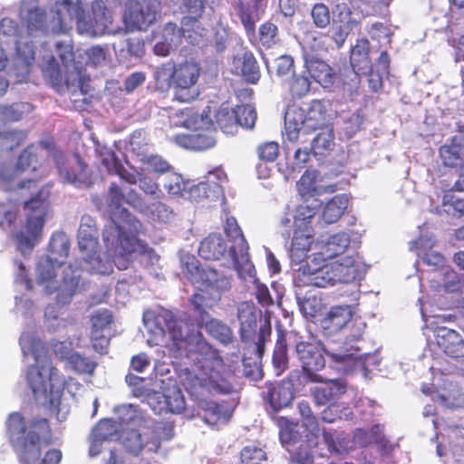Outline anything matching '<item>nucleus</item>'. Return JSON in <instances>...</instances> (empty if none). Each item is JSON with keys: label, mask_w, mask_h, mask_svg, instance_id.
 Returning <instances> with one entry per match:
<instances>
[{"label": "nucleus", "mask_w": 464, "mask_h": 464, "mask_svg": "<svg viewBox=\"0 0 464 464\" xmlns=\"http://www.w3.org/2000/svg\"><path fill=\"white\" fill-rule=\"evenodd\" d=\"M48 255L42 256L37 264V282L44 286L47 295L56 293V303L69 304L80 285V273L69 265L63 270L60 282H55L56 269L61 267L69 256L70 242L63 234L53 236L49 242Z\"/></svg>", "instance_id": "nucleus-1"}, {"label": "nucleus", "mask_w": 464, "mask_h": 464, "mask_svg": "<svg viewBox=\"0 0 464 464\" xmlns=\"http://www.w3.org/2000/svg\"><path fill=\"white\" fill-rule=\"evenodd\" d=\"M31 353L35 364L28 366L26 380L36 400L43 398L51 407H58L66 381L52 363L45 345L36 339L31 343Z\"/></svg>", "instance_id": "nucleus-2"}, {"label": "nucleus", "mask_w": 464, "mask_h": 464, "mask_svg": "<svg viewBox=\"0 0 464 464\" xmlns=\"http://www.w3.org/2000/svg\"><path fill=\"white\" fill-rule=\"evenodd\" d=\"M316 213V207L301 204L295 210L287 209L279 221L280 226L285 229L288 237L292 232L289 249L292 263L301 264L307 257L314 241L313 220Z\"/></svg>", "instance_id": "nucleus-3"}, {"label": "nucleus", "mask_w": 464, "mask_h": 464, "mask_svg": "<svg viewBox=\"0 0 464 464\" xmlns=\"http://www.w3.org/2000/svg\"><path fill=\"white\" fill-rule=\"evenodd\" d=\"M297 281L300 285L326 287L337 282L347 283L354 278V269L339 262L328 263L324 253L307 256L305 264L298 269Z\"/></svg>", "instance_id": "nucleus-4"}, {"label": "nucleus", "mask_w": 464, "mask_h": 464, "mask_svg": "<svg viewBox=\"0 0 464 464\" xmlns=\"http://www.w3.org/2000/svg\"><path fill=\"white\" fill-rule=\"evenodd\" d=\"M327 111L320 100H313L307 111L296 104L288 105L284 117L285 139L295 143L300 134L310 135L329 125Z\"/></svg>", "instance_id": "nucleus-5"}, {"label": "nucleus", "mask_w": 464, "mask_h": 464, "mask_svg": "<svg viewBox=\"0 0 464 464\" xmlns=\"http://www.w3.org/2000/svg\"><path fill=\"white\" fill-rule=\"evenodd\" d=\"M204 113L205 111L200 115L195 114L190 108L177 112V115L180 114L183 118L179 124L188 129H193L191 133L175 135L173 140L177 145L195 151L207 150L215 147L217 143L216 130L208 115Z\"/></svg>", "instance_id": "nucleus-6"}, {"label": "nucleus", "mask_w": 464, "mask_h": 464, "mask_svg": "<svg viewBox=\"0 0 464 464\" xmlns=\"http://www.w3.org/2000/svg\"><path fill=\"white\" fill-rule=\"evenodd\" d=\"M48 208L49 202L41 190L24 202L25 223L24 228L14 236L20 251L31 250L40 241Z\"/></svg>", "instance_id": "nucleus-7"}, {"label": "nucleus", "mask_w": 464, "mask_h": 464, "mask_svg": "<svg viewBox=\"0 0 464 464\" xmlns=\"http://www.w3.org/2000/svg\"><path fill=\"white\" fill-rule=\"evenodd\" d=\"M198 362L199 372L197 379L201 387L222 394L233 392V384L228 380L230 371L217 350L208 346V351Z\"/></svg>", "instance_id": "nucleus-8"}, {"label": "nucleus", "mask_w": 464, "mask_h": 464, "mask_svg": "<svg viewBox=\"0 0 464 464\" xmlns=\"http://www.w3.org/2000/svg\"><path fill=\"white\" fill-rule=\"evenodd\" d=\"M180 268L190 283L216 290L218 295L230 288L228 277L209 266H203L193 255L185 254L180 257Z\"/></svg>", "instance_id": "nucleus-9"}, {"label": "nucleus", "mask_w": 464, "mask_h": 464, "mask_svg": "<svg viewBox=\"0 0 464 464\" xmlns=\"http://www.w3.org/2000/svg\"><path fill=\"white\" fill-rule=\"evenodd\" d=\"M41 159L38 147H36L35 144H30L27 146L19 155L14 167L3 166L0 169V183L3 189L8 191L15 188H23L26 185H28V187L32 184L35 186V181L33 179L17 181L15 185L14 182L18 180L21 172L27 169L35 170L40 167Z\"/></svg>", "instance_id": "nucleus-10"}, {"label": "nucleus", "mask_w": 464, "mask_h": 464, "mask_svg": "<svg viewBox=\"0 0 464 464\" xmlns=\"http://www.w3.org/2000/svg\"><path fill=\"white\" fill-rule=\"evenodd\" d=\"M52 443L53 432L49 420L46 418H34L27 426L20 462L23 464L35 463L40 458L42 446H48Z\"/></svg>", "instance_id": "nucleus-11"}, {"label": "nucleus", "mask_w": 464, "mask_h": 464, "mask_svg": "<svg viewBox=\"0 0 464 464\" xmlns=\"http://www.w3.org/2000/svg\"><path fill=\"white\" fill-rule=\"evenodd\" d=\"M199 64L193 61L174 62V100L180 102L194 101L198 92L196 84L200 75Z\"/></svg>", "instance_id": "nucleus-12"}, {"label": "nucleus", "mask_w": 464, "mask_h": 464, "mask_svg": "<svg viewBox=\"0 0 464 464\" xmlns=\"http://www.w3.org/2000/svg\"><path fill=\"white\" fill-rule=\"evenodd\" d=\"M35 146L38 147L39 152L41 150H45L51 154L59 175L67 182L73 185L82 182L87 166L78 153L75 154L74 163L72 164L68 162L64 153L56 149L55 141L52 137L40 140Z\"/></svg>", "instance_id": "nucleus-13"}, {"label": "nucleus", "mask_w": 464, "mask_h": 464, "mask_svg": "<svg viewBox=\"0 0 464 464\" xmlns=\"http://www.w3.org/2000/svg\"><path fill=\"white\" fill-rule=\"evenodd\" d=\"M350 63L353 70L343 74V88L344 92L352 93L359 87L360 74H367L372 72L370 58V42L367 39L357 40L351 50Z\"/></svg>", "instance_id": "nucleus-14"}, {"label": "nucleus", "mask_w": 464, "mask_h": 464, "mask_svg": "<svg viewBox=\"0 0 464 464\" xmlns=\"http://www.w3.org/2000/svg\"><path fill=\"white\" fill-rule=\"evenodd\" d=\"M145 327L157 338H164L168 333L170 339L175 342L183 340L181 325L176 315L168 309L158 312L145 311L142 315Z\"/></svg>", "instance_id": "nucleus-15"}, {"label": "nucleus", "mask_w": 464, "mask_h": 464, "mask_svg": "<svg viewBox=\"0 0 464 464\" xmlns=\"http://www.w3.org/2000/svg\"><path fill=\"white\" fill-rule=\"evenodd\" d=\"M295 352L307 379L313 382H322V377L318 374V372L325 367L323 343L317 341H301L295 344Z\"/></svg>", "instance_id": "nucleus-16"}, {"label": "nucleus", "mask_w": 464, "mask_h": 464, "mask_svg": "<svg viewBox=\"0 0 464 464\" xmlns=\"http://www.w3.org/2000/svg\"><path fill=\"white\" fill-rule=\"evenodd\" d=\"M159 9L158 0H130L123 14L124 23L130 29L146 30L156 21Z\"/></svg>", "instance_id": "nucleus-17"}, {"label": "nucleus", "mask_w": 464, "mask_h": 464, "mask_svg": "<svg viewBox=\"0 0 464 464\" xmlns=\"http://www.w3.org/2000/svg\"><path fill=\"white\" fill-rule=\"evenodd\" d=\"M224 230L227 236L234 240V244L229 247V255L232 257L235 268L238 272L245 271L250 275L254 266L249 260L248 244L234 217L227 218Z\"/></svg>", "instance_id": "nucleus-18"}, {"label": "nucleus", "mask_w": 464, "mask_h": 464, "mask_svg": "<svg viewBox=\"0 0 464 464\" xmlns=\"http://www.w3.org/2000/svg\"><path fill=\"white\" fill-rule=\"evenodd\" d=\"M321 324L327 334H334L350 324L352 327L357 328L356 333L351 334L353 340L361 339L366 326L360 320H353V311L350 305L333 306L322 319Z\"/></svg>", "instance_id": "nucleus-19"}, {"label": "nucleus", "mask_w": 464, "mask_h": 464, "mask_svg": "<svg viewBox=\"0 0 464 464\" xmlns=\"http://www.w3.org/2000/svg\"><path fill=\"white\" fill-rule=\"evenodd\" d=\"M78 246L85 262L92 265V270L97 274H110L112 271L111 262H102L98 255V238L94 229L90 227L80 226L78 231Z\"/></svg>", "instance_id": "nucleus-20"}, {"label": "nucleus", "mask_w": 464, "mask_h": 464, "mask_svg": "<svg viewBox=\"0 0 464 464\" xmlns=\"http://www.w3.org/2000/svg\"><path fill=\"white\" fill-rule=\"evenodd\" d=\"M102 237L110 256H127L136 251L139 244L138 238L128 235L116 222L106 226L102 232Z\"/></svg>", "instance_id": "nucleus-21"}, {"label": "nucleus", "mask_w": 464, "mask_h": 464, "mask_svg": "<svg viewBox=\"0 0 464 464\" xmlns=\"http://www.w3.org/2000/svg\"><path fill=\"white\" fill-rule=\"evenodd\" d=\"M113 317L107 309L95 311L91 316L90 339L94 351L100 354L107 353L110 339L104 334L110 330Z\"/></svg>", "instance_id": "nucleus-22"}, {"label": "nucleus", "mask_w": 464, "mask_h": 464, "mask_svg": "<svg viewBox=\"0 0 464 464\" xmlns=\"http://www.w3.org/2000/svg\"><path fill=\"white\" fill-rule=\"evenodd\" d=\"M53 351L57 357L66 361L70 368L80 375L92 376L98 366V363L90 357L68 350L63 342L53 343Z\"/></svg>", "instance_id": "nucleus-23"}, {"label": "nucleus", "mask_w": 464, "mask_h": 464, "mask_svg": "<svg viewBox=\"0 0 464 464\" xmlns=\"http://www.w3.org/2000/svg\"><path fill=\"white\" fill-rule=\"evenodd\" d=\"M198 408L201 412L203 421L211 427H219L227 424L233 415V411L227 401H215L212 400H198Z\"/></svg>", "instance_id": "nucleus-24"}, {"label": "nucleus", "mask_w": 464, "mask_h": 464, "mask_svg": "<svg viewBox=\"0 0 464 464\" xmlns=\"http://www.w3.org/2000/svg\"><path fill=\"white\" fill-rule=\"evenodd\" d=\"M227 181V176L225 170L220 167L215 168L208 172L205 180L200 181L194 190L198 193V196L217 199L223 195V184Z\"/></svg>", "instance_id": "nucleus-25"}, {"label": "nucleus", "mask_w": 464, "mask_h": 464, "mask_svg": "<svg viewBox=\"0 0 464 464\" xmlns=\"http://www.w3.org/2000/svg\"><path fill=\"white\" fill-rule=\"evenodd\" d=\"M338 9L336 19L333 24L332 38L336 46L340 48L345 43L349 34L358 24V22L353 17V12L348 6H338Z\"/></svg>", "instance_id": "nucleus-26"}, {"label": "nucleus", "mask_w": 464, "mask_h": 464, "mask_svg": "<svg viewBox=\"0 0 464 464\" xmlns=\"http://www.w3.org/2000/svg\"><path fill=\"white\" fill-rule=\"evenodd\" d=\"M305 66L311 77L323 88L331 89L336 80L337 73L324 61L318 58H311L305 61Z\"/></svg>", "instance_id": "nucleus-27"}, {"label": "nucleus", "mask_w": 464, "mask_h": 464, "mask_svg": "<svg viewBox=\"0 0 464 464\" xmlns=\"http://www.w3.org/2000/svg\"><path fill=\"white\" fill-rule=\"evenodd\" d=\"M229 253L225 238L220 234L212 233L199 245L198 255L206 260H219Z\"/></svg>", "instance_id": "nucleus-28"}, {"label": "nucleus", "mask_w": 464, "mask_h": 464, "mask_svg": "<svg viewBox=\"0 0 464 464\" xmlns=\"http://www.w3.org/2000/svg\"><path fill=\"white\" fill-rule=\"evenodd\" d=\"M237 17L245 28L248 36H254L256 24L260 20L261 12L258 8L248 3L246 0H237L234 5Z\"/></svg>", "instance_id": "nucleus-29"}, {"label": "nucleus", "mask_w": 464, "mask_h": 464, "mask_svg": "<svg viewBox=\"0 0 464 464\" xmlns=\"http://www.w3.org/2000/svg\"><path fill=\"white\" fill-rule=\"evenodd\" d=\"M440 157L443 165L450 168L464 167V145L458 137H453L450 143L440 148Z\"/></svg>", "instance_id": "nucleus-30"}, {"label": "nucleus", "mask_w": 464, "mask_h": 464, "mask_svg": "<svg viewBox=\"0 0 464 464\" xmlns=\"http://www.w3.org/2000/svg\"><path fill=\"white\" fill-rule=\"evenodd\" d=\"M346 387L336 381H330L324 385L315 387L313 392V397L316 404L326 405L337 403L336 401L345 393Z\"/></svg>", "instance_id": "nucleus-31"}, {"label": "nucleus", "mask_w": 464, "mask_h": 464, "mask_svg": "<svg viewBox=\"0 0 464 464\" xmlns=\"http://www.w3.org/2000/svg\"><path fill=\"white\" fill-rule=\"evenodd\" d=\"M150 400L157 401L160 404L159 407L153 406L154 411L161 412L163 411L171 413H181L185 410V399L180 391H173L170 393L165 394L160 392H154Z\"/></svg>", "instance_id": "nucleus-32"}, {"label": "nucleus", "mask_w": 464, "mask_h": 464, "mask_svg": "<svg viewBox=\"0 0 464 464\" xmlns=\"http://www.w3.org/2000/svg\"><path fill=\"white\" fill-rule=\"evenodd\" d=\"M195 16H183L181 19V34L192 45H198L203 43L207 34V29Z\"/></svg>", "instance_id": "nucleus-33"}, {"label": "nucleus", "mask_w": 464, "mask_h": 464, "mask_svg": "<svg viewBox=\"0 0 464 464\" xmlns=\"http://www.w3.org/2000/svg\"><path fill=\"white\" fill-rule=\"evenodd\" d=\"M272 362L277 375L283 373L288 367L286 332L282 326L276 328V342Z\"/></svg>", "instance_id": "nucleus-34"}, {"label": "nucleus", "mask_w": 464, "mask_h": 464, "mask_svg": "<svg viewBox=\"0 0 464 464\" xmlns=\"http://www.w3.org/2000/svg\"><path fill=\"white\" fill-rule=\"evenodd\" d=\"M266 400L275 411L288 406L293 400L291 390L283 383H270L267 386Z\"/></svg>", "instance_id": "nucleus-35"}, {"label": "nucleus", "mask_w": 464, "mask_h": 464, "mask_svg": "<svg viewBox=\"0 0 464 464\" xmlns=\"http://www.w3.org/2000/svg\"><path fill=\"white\" fill-rule=\"evenodd\" d=\"M27 426L24 416L19 412L9 414L6 420V433L12 444L20 445L23 449Z\"/></svg>", "instance_id": "nucleus-36"}, {"label": "nucleus", "mask_w": 464, "mask_h": 464, "mask_svg": "<svg viewBox=\"0 0 464 464\" xmlns=\"http://www.w3.org/2000/svg\"><path fill=\"white\" fill-rule=\"evenodd\" d=\"M322 436L324 443L330 453L342 454L351 448L349 436L344 432L323 429Z\"/></svg>", "instance_id": "nucleus-37"}, {"label": "nucleus", "mask_w": 464, "mask_h": 464, "mask_svg": "<svg viewBox=\"0 0 464 464\" xmlns=\"http://www.w3.org/2000/svg\"><path fill=\"white\" fill-rule=\"evenodd\" d=\"M214 116L215 123L224 133L233 135L237 132V114L227 102L221 103Z\"/></svg>", "instance_id": "nucleus-38"}, {"label": "nucleus", "mask_w": 464, "mask_h": 464, "mask_svg": "<svg viewBox=\"0 0 464 464\" xmlns=\"http://www.w3.org/2000/svg\"><path fill=\"white\" fill-rule=\"evenodd\" d=\"M237 319L240 324V334L242 336L255 332L256 311L254 304L248 302L240 303L237 306Z\"/></svg>", "instance_id": "nucleus-39"}, {"label": "nucleus", "mask_w": 464, "mask_h": 464, "mask_svg": "<svg viewBox=\"0 0 464 464\" xmlns=\"http://www.w3.org/2000/svg\"><path fill=\"white\" fill-rule=\"evenodd\" d=\"M238 68L245 81L251 84L258 82L261 77L258 63L251 52H245L238 58Z\"/></svg>", "instance_id": "nucleus-40"}, {"label": "nucleus", "mask_w": 464, "mask_h": 464, "mask_svg": "<svg viewBox=\"0 0 464 464\" xmlns=\"http://www.w3.org/2000/svg\"><path fill=\"white\" fill-rule=\"evenodd\" d=\"M348 198L345 195H336L324 206L322 218L327 224L339 220L348 207Z\"/></svg>", "instance_id": "nucleus-41"}, {"label": "nucleus", "mask_w": 464, "mask_h": 464, "mask_svg": "<svg viewBox=\"0 0 464 464\" xmlns=\"http://www.w3.org/2000/svg\"><path fill=\"white\" fill-rule=\"evenodd\" d=\"M32 111L33 106L29 102H14L10 105H0V125L10 121H18Z\"/></svg>", "instance_id": "nucleus-42"}, {"label": "nucleus", "mask_w": 464, "mask_h": 464, "mask_svg": "<svg viewBox=\"0 0 464 464\" xmlns=\"http://www.w3.org/2000/svg\"><path fill=\"white\" fill-rule=\"evenodd\" d=\"M174 62L169 61L158 66L153 73L155 86L160 92L174 90Z\"/></svg>", "instance_id": "nucleus-43"}, {"label": "nucleus", "mask_w": 464, "mask_h": 464, "mask_svg": "<svg viewBox=\"0 0 464 464\" xmlns=\"http://www.w3.org/2000/svg\"><path fill=\"white\" fill-rule=\"evenodd\" d=\"M109 11L102 1H95L92 5V14H90V29L96 33L102 31L110 23Z\"/></svg>", "instance_id": "nucleus-44"}, {"label": "nucleus", "mask_w": 464, "mask_h": 464, "mask_svg": "<svg viewBox=\"0 0 464 464\" xmlns=\"http://www.w3.org/2000/svg\"><path fill=\"white\" fill-rule=\"evenodd\" d=\"M279 438L283 445H291L297 442L301 437L298 430V422L281 417L278 420Z\"/></svg>", "instance_id": "nucleus-45"}, {"label": "nucleus", "mask_w": 464, "mask_h": 464, "mask_svg": "<svg viewBox=\"0 0 464 464\" xmlns=\"http://www.w3.org/2000/svg\"><path fill=\"white\" fill-rule=\"evenodd\" d=\"M316 135L312 140V150L314 153L324 154L334 145V135L331 124L318 130Z\"/></svg>", "instance_id": "nucleus-46"}, {"label": "nucleus", "mask_w": 464, "mask_h": 464, "mask_svg": "<svg viewBox=\"0 0 464 464\" xmlns=\"http://www.w3.org/2000/svg\"><path fill=\"white\" fill-rule=\"evenodd\" d=\"M126 202V197L121 188L112 182L107 191L106 203L111 214L117 212H122L128 214L127 209L123 208L122 206Z\"/></svg>", "instance_id": "nucleus-47"}, {"label": "nucleus", "mask_w": 464, "mask_h": 464, "mask_svg": "<svg viewBox=\"0 0 464 464\" xmlns=\"http://www.w3.org/2000/svg\"><path fill=\"white\" fill-rule=\"evenodd\" d=\"M298 411L302 418V426L312 437L317 438L320 431L319 422L314 415L308 401H300L298 403Z\"/></svg>", "instance_id": "nucleus-48"}, {"label": "nucleus", "mask_w": 464, "mask_h": 464, "mask_svg": "<svg viewBox=\"0 0 464 464\" xmlns=\"http://www.w3.org/2000/svg\"><path fill=\"white\" fill-rule=\"evenodd\" d=\"M349 237L345 233L333 235L324 246L325 255L328 258L342 255L349 246Z\"/></svg>", "instance_id": "nucleus-49"}, {"label": "nucleus", "mask_w": 464, "mask_h": 464, "mask_svg": "<svg viewBox=\"0 0 464 464\" xmlns=\"http://www.w3.org/2000/svg\"><path fill=\"white\" fill-rule=\"evenodd\" d=\"M208 289L209 288H206V290L199 289L190 297V303L193 305L194 310L199 314V317L203 322L207 317H208V314L206 309L213 306V302H211L209 293H208Z\"/></svg>", "instance_id": "nucleus-50"}, {"label": "nucleus", "mask_w": 464, "mask_h": 464, "mask_svg": "<svg viewBox=\"0 0 464 464\" xmlns=\"http://www.w3.org/2000/svg\"><path fill=\"white\" fill-rule=\"evenodd\" d=\"M258 39L266 49L275 46L279 42L278 27L270 21L263 23L258 29Z\"/></svg>", "instance_id": "nucleus-51"}, {"label": "nucleus", "mask_w": 464, "mask_h": 464, "mask_svg": "<svg viewBox=\"0 0 464 464\" xmlns=\"http://www.w3.org/2000/svg\"><path fill=\"white\" fill-rule=\"evenodd\" d=\"M311 89V81L307 76L295 75L288 82V91L294 99H301L306 96Z\"/></svg>", "instance_id": "nucleus-52"}, {"label": "nucleus", "mask_w": 464, "mask_h": 464, "mask_svg": "<svg viewBox=\"0 0 464 464\" xmlns=\"http://www.w3.org/2000/svg\"><path fill=\"white\" fill-rule=\"evenodd\" d=\"M205 329L208 334L221 343H227L231 338V330L221 321L209 318L205 321Z\"/></svg>", "instance_id": "nucleus-53"}, {"label": "nucleus", "mask_w": 464, "mask_h": 464, "mask_svg": "<svg viewBox=\"0 0 464 464\" xmlns=\"http://www.w3.org/2000/svg\"><path fill=\"white\" fill-rule=\"evenodd\" d=\"M234 109L235 114H237V130L239 126L246 129L254 127L256 120V112L252 106L242 104L236 106Z\"/></svg>", "instance_id": "nucleus-54"}, {"label": "nucleus", "mask_w": 464, "mask_h": 464, "mask_svg": "<svg viewBox=\"0 0 464 464\" xmlns=\"http://www.w3.org/2000/svg\"><path fill=\"white\" fill-rule=\"evenodd\" d=\"M26 138L27 132L25 130H14L3 131L0 132V146L8 150H14L22 145Z\"/></svg>", "instance_id": "nucleus-55"}, {"label": "nucleus", "mask_w": 464, "mask_h": 464, "mask_svg": "<svg viewBox=\"0 0 464 464\" xmlns=\"http://www.w3.org/2000/svg\"><path fill=\"white\" fill-rule=\"evenodd\" d=\"M444 211L453 217L464 216V199L457 198L451 192L444 194L442 198Z\"/></svg>", "instance_id": "nucleus-56"}, {"label": "nucleus", "mask_w": 464, "mask_h": 464, "mask_svg": "<svg viewBox=\"0 0 464 464\" xmlns=\"http://www.w3.org/2000/svg\"><path fill=\"white\" fill-rule=\"evenodd\" d=\"M242 464H265L266 462V452L256 446H246L240 453Z\"/></svg>", "instance_id": "nucleus-57"}, {"label": "nucleus", "mask_w": 464, "mask_h": 464, "mask_svg": "<svg viewBox=\"0 0 464 464\" xmlns=\"http://www.w3.org/2000/svg\"><path fill=\"white\" fill-rule=\"evenodd\" d=\"M27 28L30 32L46 29V13L43 8L34 7L27 14Z\"/></svg>", "instance_id": "nucleus-58"}, {"label": "nucleus", "mask_w": 464, "mask_h": 464, "mask_svg": "<svg viewBox=\"0 0 464 464\" xmlns=\"http://www.w3.org/2000/svg\"><path fill=\"white\" fill-rule=\"evenodd\" d=\"M313 22L319 28H325L330 24L329 8L323 3L315 4L311 11Z\"/></svg>", "instance_id": "nucleus-59"}, {"label": "nucleus", "mask_w": 464, "mask_h": 464, "mask_svg": "<svg viewBox=\"0 0 464 464\" xmlns=\"http://www.w3.org/2000/svg\"><path fill=\"white\" fill-rule=\"evenodd\" d=\"M125 382L131 388L133 396L140 398L149 394V390L145 386V378L128 373L125 376Z\"/></svg>", "instance_id": "nucleus-60"}, {"label": "nucleus", "mask_w": 464, "mask_h": 464, "mask_svg": "<svg viewBox=\"0 0 464 464\" xmlns=\"http://www.w3.org/2000/svg\"><path fill=\"white\" fill-rule=\"evenodd\" d=\"M257 153L260 160L273 162L279 155V145L276 141L264 142L258 146Z\"/></svg>", "instance_id": "nucleus-61"}, {"label": "nucleus", "mask_w": 464, "mask_h": 464, "mask_svg": "<svg viewBox=\"0 0 464 464\" xmlns=\"http://www.w3.org/2000/svg\"><path fill=\"white\" fill-rule=\"evenodd\" d=\"M144 164L151 172L163 174L168 172L171 166L169 163L159 155H150L143 160Z\"/></svg>", "instance_id": "nucleus-62"}, {"label": "nucleus", "mask_w": 464, "mask_h": 464, "mask_svg": "<svg viewBox=\"0 0 464 464\" xmlns=\"http://www.w3.org/2000/svg\"><path fill=\"white\" fill-rule=\"evenodd\" d=\"M114 432L113 421L111 420H102L92 429L91 435L106 441L111 438Z\"/></svg>", "instance_id": "nucleus-63"}, {"label": "nucleus", "mask_w": 464, "mask_h": 464, "mask_svg": "<svg viewBox=\"0 0 464 464\" xmlns=\"http://www.w3.org/2000/svg\"><path fill=\"white\" fill-rule=\"evenodd\" d=\"M184 16L201 18L205 10V0H182L181 5Z\"/></svg>", "instance_id": "nucleus-64"}]
</instances>
